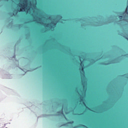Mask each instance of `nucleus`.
I'll use <instances>...</instances> for the list:
<instances>
[{
  "label": "nucleus",
  "instance_id": "1",
  "mask_svg": "<svg viewBox=\"0 0 128 128\" xmlns=\"http://www.w3.org/2000/svg\"><path fill=\"white\" fill-rule=\"evenodd\" d=\"M24 2L23 3V4H20L18 6L19 8H20L19 10H18V12H22V10H24V8L28 6V0H24Z\"/></svg>",
  "mask_w": 128,
  "mask_h": 128
},
{
  "label": "nucleus",
  "instance_id": "3",
  "mask_svg": "<svg viewBox=\"0 0 128 128\" xmlns=\"http://www.w3.org/2000/svg\"><path fill=\"white\" fill-rule=\"evenodd\" d=\"M84 64H82V66L81 68H80V72H84Z\"/></svg>",
  "mask_w": 128,
  "mask_h": 128
},
{
  "label": "nucleus",
  "instance_id": "12",
  "mask_svg": "<svg viewBox=\"0 0 128 128\" xmlns=\"http://www.w3.org/2000/svg\"><path fill=\"white\" fill-rule=\"evenodd\" d=\"M126 9H128V6H127V7H126Z\"/></svg>",
  "mask_w": 128,
  "mask_h": 128
},
{
  "label": "nucleus",
  "instance_id": "7",
  "mask_svg": "<svg viewBox=\"0 0 128 128\" xmlns=\"http://www.w3.org/2000/svg\"><path fill=\"white\" fill-rule=\"evenodd\" d=\"M83 104H84V106H86V103L84 102H83Z\"/></svg>",
  "mask_w": 128,
  "mask_h": 128
},
{
  "label": "nucleus",
  "instance_id": "13",
  "mask_svg": "<svg viewBox=\"0 0 128 128\" xmlns=\"http://www.w3.org/2000/svg\"><path fill=\"white\" fill-rule=\"evenodd\" d=\"M54 24L56 25V24Z\"/></svg>",
  "mask_w": 128,
  "mask_h": 128
},
{
  "label": "nucleus",
  "instance_id": "4",
  "mask_svg": "<svg viewBox=\"0 0 128 128\" xmlns=\"http://www.w3.org/2000/svg\"><path fill=\"white\" fill-rule=\"evenodd\" d=\"M86 108H88V110H90V112H94V110H90V108H88V107H86Z\"/></svg>",
  "mask_w": 128,
  "mask_h": 128
},
{
  "label": "nucleus",
  "instance_id": "2",
  "mask_svg": "<svg viewBox=\"0 0 128 128\" xmlns=\"http://www.w3.org/2000/svg\"><path fill=\"white\" fill-rule=\"evenodd\" d=\"M63 110H64V108H62L61 110L57 112V114L58 116H64V118H66V115H64V114Z\"/></svg>",
  "mask_w": 128,
  "mask_h": 128
},
{
  "label": "nucleus",
  "instance_id": "11",
  "mask_svg": "<svg viewBox=\"0 0 128 128\" xmlns=\"http://www.w3.org/2000/svg\"><path fill=\"white\" fill-rule=\"evenodd\" d=\"M14 14L12 13V16H14Z\"/></svg>",
  "mask_w": 128,
  "mask_h": 128
},
{
  "label": "nucleus",
  "instance_id": "10",
  "mask_svg": "<svg viewBox=\"0 0 128 128\" xmlns=\"http://www.w3.org/2000/svg\"><path fill=\"white\" fill-rule=\"evenodd\" d=\"M80 64L81 66H82V62H81V63Z\"/></svg>",
  "mask_w": 128,
  "mask_h": 128
},
{
  "label": "nucleus",
  "instance_id": "5",
  "mask_svg": "<svg viewBox=\"0 0 128 128\" xmlns=\"http://www.w3.org/2000/svg\"><path fill=\"white\" fill-rule=\"evenodd\" d=\"M119 18L120 20H122V16H119Z\"/></svg>",
  "mask_w": 128,
  "mask_h": 128
},
{
  "label": "nucleus",
  "instance_id": "8",
  "mask_svg": "<svg viewBox=\"0 0 128 128\" xmlns=\"http://www.w3.org/2000/svg\"><path fill=\"white\" fill-rule=\"evenodd\" d=\"M48 24H46V26H47V27L48 26Z\"/></svg>",
  "mask_w": 128,
  "mask_h": 128
},
{
  "label": "nucleus",
  "instance_id": "9",
  "mask_svg": "<svg viewBox=\"0 0 128 128\" xmlns=\"http://www.w3.org/2000/svg\"><path fill=\"white\" fill-rule=\"evenodd\" d=\"M70 124H74V121H72V122H70Z\"/></svg>",
  "mask_w": 128,
  "mask_h": 128
},
{
  "label": "nucleus",
  "instance_id": "6",
  "mask_svg": "<svg viewBox=\"0 0 128 128\" xmlns=\"http://www.w3.org/2000/svg\"><path fill=\"white\" fill-rule=\"evenodd\" d=\"M84 102V99H82V98H80V102Z\"/></svg>",
  "mask_w": 128,
  "mask_h": 128
}]
</instances>
